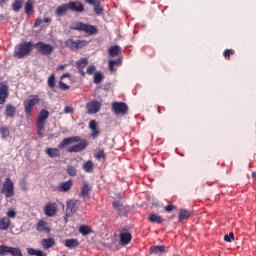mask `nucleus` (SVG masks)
Segmentation results:
<instances>
[{"mask_svg": "<svg viewBox=\"0 0 256 256\" xmlns=\"http://www.w3.org/2000/svg\"><path fill=\"white\" fill-rule=\"evenodd\" d=\"M78 141H81V137L79 136L64 138L58 144V148H47L45 152L51 159H55V157H61L59 149H65V147H69L71 143H78Z\"/></svg>", "mask_w": 256, "mask_h": 256, "instance_id": "1", "label": "nucleus"}, {"mask_svg": "<svg viewBox=\"0 0 256 256\" xmlns=\"http://www.w3.org/2000/svg\"><path fill=\"white\" fill-rule=\"evenodd\" d=\"M33 49V42L29 41H24L14 48V57L16 59H25L27 55L31 53Z\"/></svg>", "mask_w": 256, "mask_h": 256, "instance_id": "2", "label": "nucleus"}, {"mask_svg": "<svg viewBox=\"0 0 256 256\" xmlns=\"http://www.w3.org/2000/svg\"><path fill=\"white\" fill-rule=\"evenodd\" d=\"M70 29H72L73 31H83L84 33H86V35H96L98 31L97 27L83 22L72 23Z\"/></svg>", "mask_w": 256, "mask_h": 256, "instance_id": "3", "label": "nucleus"}, {"mask_svg": "<svg viewBox=\"0 0 256 256\" xmlns=\"http://www.w3.org/2000/svg\"><path fill=\"white\" fill-rule=\"evenodd\" d=\"M39 101H41V98L39 95H31L29 99H26L24 101V111L27 119L33 115V108L35 105H38Z\"/></svg>", "mask_w": 256, "mask_h": 256, "instance_id": "4", "label": "nucleus"}, {"mask_svg": "<svg viewBox=\"0 0 256 256\" xmlns=\"http://www.w3.org/2000/svg\"><path fill=\"white\" fill-rule=\"evenodd\" d=\"M47 119H49V111L42 109L38 114L36 121L37 135H39V137H43V131H45V123H47Z\"/></svg>", "mask_w": 256, "mask_h": 256, "instance_id": "5", "label": "nucleus"}, {"mask_svg": "<svg viewBox=\"0 0 256 256\" xmlns=\"http://www.w3.org/2000/svg\"><path fill=\"white\" fill-rule=\"evenodd\" d=\"M34 49H36L37 53H40V55H51L53 53V45L47 44L45 42H37L35 44H32Z\"/></svg>", "mask_w": 256, "mask_h": 256, "instance_id": "6", "label": "nucleus"}, {"mask_svg": "<svg viewBox=\"0 0 256 256\" xmlns=\"http://www.w3.org/2000/svg\"><path fill=\"white\" fill-rule=\"evenodd\" d=\"M88 41L86 40H73L68 39L65 41V47L70 49V51H77L79 49H83V47H86L88 45Z\"/></svg>", "mask_w": 256, "mask_h": 256, "instance_id": "7", "label": "nucleus"}, {"mask_svg": "<svg viewBox=\"0 0 256 256\" xmlns=\"http://www.w3.org/2000/svg\"><path fill=\"white\" fill-rule=\"evenodd\" d=\"M1 193H3L7 198H11L13 195H15V185L13 184V180H11V178H6L1 189Z\"/></svg>", "mask_w": 256, "mask_h": 256, "instance_id": "8", "label": "nucleus"}, {"mask_svg": "<svg viewBox=\"0 0 256 256\" xmlns=\"http://www.w3.org/2000/svg\"><path fill=\"white\" fill-rule=\"evenodd\" d=\"M112 111L116 115H125L129 111V107L124 102L112 103Z\"/></svg>", "mask_w": 256, "mask_h": 256, "instance_id": "9", "label": "nucleus"}, {"mask_svg": "<svg viewBox=\"0 0 256 256\" xmlns=\"http://www.w3.org/2000/svg\"><path fill=\"white\" fill-rule=\"evenodd\" d=\"M35 230L37 233H41L44 235H49L51 233V228L49 227V223L45 220H39L36 223Z\"/></svg>", "mask_w": 256, "mask_h": 256, "instance_id": "10", "label": "nucleus"}, {"mask_svg": "<svg viewBox=\"0 0 256 256\" xmlns=\"http://www.w3.org/2000/svg\"><path fill=\"white\" fill-rule=\"evenodd\" d=\"M68 8L73 13H85V5L81 1H69Z\"/></svg>", "mask_w": 256, "mask_h": 256, "instance_id": "11", "label": "nucleus"}, {"mask_svg": "<svg viewBox=\"0 0 256 256\" xmlns=\"http://www.w3.org/2000/svg\"><path fill=\"white\" fill-rule=\"evenodd\" d=\"M88 115H95L101 111V104L97 100H92L86 104Z\"/></svg>", "mask_w": 256, "mask_h": 256, "instance_id": "12", "label": "nucleus"}, {"mask_svg": "<svg viewBox=\"0 0 256 256\" xmlns=\"http://www.w3.org/2000/svg\"><path fill=\"white\" fill-rule=\"evenodd\" d=\"M89 143L87 140H82L80 143L70 146L67 149V153H81V151H85Z\"/></svg>", "mask_w": 256, "mask_h": 256, "instance_id": "13", "label": "nucleus"}, {"mask_svg": "<svg viewBox=\"0 0 256 256\" xmlns=\"http://www.w3.org/2000/svg\"><path fill=\"white\" fill-rule=\"evenodd\" d=\"M77 200H68L66 202V217H73L77 213Z\"/></svg>", "mask_w": 256, "mask_h": 256, "instance_id": "14", "label": "nucleus"}, {"mask_svg": "<svg viewBox=\"0 0 256 256\" xmlns=\"http://www.w3.org/2000/svg\"><path fill=\"white\" fill-rule=\"evenodd\" d=\"M112 205H113L115 211H117L118 215H120V217H125V215H127V213H129L127 206L123 205L121 200H115L112 203Z\"/></svg>", "mask_w": 256, "mask_h": 256, "instance_id": "15", "label": "nucleus"}, {"mask_svg": "<svg viewBox=\"0 0 256 256\" xmlns=\"http://www.w3.org/2000/svg\"><path fill=\"white\" fill-rule=\"evenodd\" d=\"M44 213L46 217H53L57 213V204L55 202H48L44 206Z\"/></svg>", "mask_w": 256, "mask_h": 256, "instance_id": "16", "label": "nucleus"}, {"mask_svg": "<svg viewBox=\"0 0 256 256\" xmlns=\"http://www.w3.org/2000/svg\"><path fill=\"white\" fill-rule=\"evenodd\" d=\"M7 99H9V87L7 84H2L0 86V105H5Z\"/></svg>", "mask_w": 256, "mask_h": 256, "instance_id": "17", "label": "nucleus"}, {"mask_svg": "<svg viewBox=\"0 0 256 256\" xmlns=\"http://www.w3.org/2000/svg\"><path fill=\"white\" fill-rule=\"evenodd\" d=\"M72 187H73V180L61 182L58 186V191H60V193H67V191H70Z\"/></svg>", "mask_w": 256, "mask_h": 256, "instance_id": "18", "label": "nucleus"}, {"mask_svg": "<svg viewBox=\"0 0 256 256\" xmlns=\"http://www.w3.org/2000/svg\"><path fill=\"white\" fill-rule=\"evenodd\" d=\"M91 189L92 188H91V185H89V183L83 182L79 196L83 197V199H85L86 197H89V193H91Z\"/></svg>", "mask_w": 256, "mask_h": 256, "instance_id": "19", "label": "nucleus"}, {"mask_svg": "<svg viewBox=\"0 0 256 256\" xmlns=\"http://www.w3.org/2000/svg\"><path fill=\"white\" fill-rule=\"evenodd\" d=\"M131 239H133V235L129 232H121L120 233V244L121 245H129L131 243Z\"/></svg>", "mask_w": 256, "mask_h": 256, "instance_id": "20", "label": "nucleus"}, {"mask_svg": "<svg viewBox=\"0 0 256 256\" xmlns=\"http://www.w3.org/2000/svg\"><path fill=\"white\" fill-rule=\"evenodd\" d=\"M17 113V108L13 106L12 104H7L5 109V115L9 117L10 119H13L15 117V114Z\"/></svg>", "mask_w": 256, "mask_h": 256, "instance_id": "21", "label": "nucleus"}, {"mask_svg": "<svg viewBox=\"0 0 256 256\" xmlns=\"http://www.w3.org/2000/svg\"><path fill=\"white\" fill-rule=\"evenodd\" d=\"M89 129H91V131H92V137H93V139H97V137H99V129H97V121H95V120H91L90 122H89Z\"/></svg>", "mask_w": 256, "mask_h": 256, "instance_id": "22", "label": "nucleus"}, {"mask_svg": "<svg viewBox=\"0 0 256 256\" xmlns=\"http://www.w3.org/2000/svg\"><path fill=\"white\" fill-rule=\"evenodd\" d=\"M11 227V219L8 217L0 218V231H7Z\"/></svg>", "mask_w": 256, "mask_h": 256, "instance_id": "23", "label": "nucleus"}, {"mask_svg": "<svg viewBox=\"0 0 256 256\" xmlns=\"http://www.w3.org/2000/svg\"><path fill=\"white\" fill-rule=\"evenodd\" d=\"M67 11H69V4L68 3L62 4L61 6L57 7L56 15L58 17H63V15L67 13Z\"/></svg>", "mask_w": 256, "mask_h": 256, "instance_id": "24", "label": "nucleus"}, {"mask_svg": "<svg viewBox=\"0 0 256 256\" xmlns=\"http://www.w3.org/2000/svg\"><path fill=\"white\" fill-rule=\"evenodd\" d=\"M148 221H150V223H157V225H161V223H163V217H161V215L152 213L148 216Z\"/></svg>", "mask_w": 256, "mask_h": 256, "instance_id": "25", "label": "nucleus"}, {"mask_svg": "<svg viewBox=\"0 0 256 256\" xmlns=\"http://www.w3.org/2000/svg\"><path fill=\"white\" fill-rule=\"evenodd\" d=\"M41 245L43 249H51L55 245V240L53 238L42 239Z\"/></svg>", "mask_w": 256, "mask_h": 256, "instance_id": "26", "label": "nucleus"}, {"mask_svg": "<svg viewBox=\"0 0 256 256\" xmlns=\"http://www.w3.org/2000/svg\"><path fill=\"white\" fill-rule=\"evenodd\" d=\"M65 247H68V249H75V247H79V240L77 239H66L64 241Z\"/></svg>", "mask_w": 256, "mask_h": 256, "instance_id": "27", "label": "nucleus"}, {"mask_svg": "<svg viewBox=\"0 0 256 256\" xmlns=\"http://www.w3.org/2000/svg\"><path fill=\"white\" fill-rule=\"evenodd\" d=\"M119 65H121V58H118L116 60H110L108 62V67L111 71V73H115V71H117V69L115 68L116 67H119Z\"/></svg>", "mask_w": 256, "mask_h": 256, "instance_id": "28", "label": "nucleus"}, {"mask_svg": "<svg viewBox=\"0 0 256 256\" xmlns=\"http://www.w3.org/2000/svg\"><path fill=\"white\" fill-rule=\"evenodd\" d=\"M83 170L86 173H93L95 171V164H93V161L88 160L83 164Z\"/></svg>", "mask_w": 256, "mask_h": 256, "instance_id": "29", "label": "nucleus"}, {"mask_svg": "<svg viewBox=\"0 0 256 256\" xmlns=\"http://www.w3.org/2000/svg\"><path fill=\"white\" fill-rule=\"evenodd\" d=\"M191 217V212L189 210L181 209L178 214V219L180 222L185 221Z\"/></svg>", "mask_w": 256, "mask_h": 256, "instance_id": "30", "label": "nucleus"}, {"mask_svg": "<svg viewBox=\"0 0 256 256\" xmlns=\"http://www.w3.org/2000/svg\"><path fill=\"white\" fill-rule=\"evenodd\" d=\"M108 53H109L110 57H117V55H119V53H121V47L119 45L111 46L108 49Z\"/></svg>", "mask_w": 256, "mask_h": 256, "instance_id": "31", "label": "nucleus"}, {"mask_svg": "<svg viewBox=\"0 0 256 256\" xmlns=\"http://www.w3.org/2000/svg\"><path fill=\"white\" fill-rule=\"evenodd\" d=\"M88 64H89V59L83 57L76 61V68L77 69H85Z\"/></svg>", "mask_w": 256, "mask_h": 256, "instance_id": "32", "label": "nucleus"}, {"mask_svg": "<svg viewBox=\"0 0 256 256\" xmlns=\"http://www.w3.org/2000/svg\"><path fill=\"white\" fill-rule=\"evenodd\" d=\"M150 253L154 255H159V253H165V246L163 245L152 246L150 248Z\"/></svg>", "mask_w": 256, "mask_h": 256, "instance_id": "33", "label": "nucleus"}, {"mask_svg": "<svg viewBox=\"0 0 256 256\" xmlns=\"http://www.w3.org/2000/svg\"><path fill=\"white\" fill-rule=\"evenodd\" d=\"M91 5H93V7H94V13H96V15H102L103 14V7L101 6V1L96 0Z\"/></svg>", "mask_w": 256, "mask_h": 256, "instance_id": "34", "label": "nucleus"}, {"mask_svg": "<svg viewBox=\"0 0 256 256\" xmlns=\"http://www.w3.org/2000/svg\"><path fill=\"white\" fill-rule=\"evenodd\" d=\"M34 1L33 0H27L26 4H25V13L26 15H31V13H33V5H34Z\"/></svg>", "mask_w": 256, "mask_h": 256, "instance_id": "35", "label": "nucleus"}, {"mask_svg": "<svg viewBox=\"0 0 256 256\" xmlns=\"http://www.w3.org/2000/svg\"><path fill=\"white\" fill-rule=\"evenodd\" d=\"M22 7H23V0H15L14 3H12V9L13 11H15V13H19Z\"/></svg>", "mask_w": 256, "mask_h": 256, "instance_id": "36", "label": "nucleus"}, {"mask_svg": "<svg viewBox=\"0 0 256 256\" xmlns=\"http://www.w3.org/2000/svg\"><path fill=\"white\" fill-rule=\"evenodd\" d=\"M79 233H81V235L85 237L91 233V227L87 225H82L79 227Z\"/></svg>", "mask_w": 256, "mask_h": 256, "instance_id": "37", "label": "nucleus"}, {"mask_svg": "<svg viewBox=\"0 0 256 256\" xmlns=\"http://www.w3.org/2000/svg\"><path fill=\"white\" fill-rule=\"evenodd\" d=\"M0 135H1L2 139H7L10 135L9 127L8 126L1 127L0 128Z\"/></svg>", "mask_w": 256, "mask_h": 256, "instance_id": "38", "label": "nucleus"}, {"mask_svg": "<svg viewBox=\"0 0 256 256\" xmlns=\"http://www.w3.org/2000/svg\"><path fill=\"white\" fill-rule=\"evenodd\" d=\"M66 173H68L70 177H75V175H77V168H75L73 165H68L66 168Z\"/></svg>", "mask_w": 256, "mask_h": 256, "instance_id": "39", "label": "nucleus"}, {"mask_svg": "<svg viewBox=\"0 0 256 256\" xmlns=\"http://www.w3.org/2000/svg\"><path fill=\"white\" fill-rule=\"evenodd\" d=\"M103 81V74L101 72H96L94 74V83L95 85H99Z\"/></svg>", "mask_w": 256, "mask_h": 256, "instance_id": "40", "label": "nucleus"}, {"mask_svg": "<svg viewBox=\"0 0 256 256\" xmlns=\"http://www.w3.org/2000/svg\"><path fill=\"white\" fill-rule=\"evenodd\" d=\"M6 215L8 219H15V217H17V212L15 211V208H9Z\"/></svg>", "mask_w": 256, "mask_h": 256, "instance_id": "41", "label": "nucleus"}, {"mask_svg": "<svg viewBox=\"0 0 256 256\" xmlns=\"http://www.w3.org/2000/svg\"><path fill=\"white\" fill-rule=\"evenodd\" d=\"M10 255L23 256V252H21V249H19V248L11 247L10 248Z\"/></svg>", "mask_w": 256, "mask_h": 256, "instance_id": "42", "label": "nucleus"}, {"mask_svg": "<svg viewBox=\"0 0 256 256\" xmlns=\"http://www.w3.org/2000/svg\"><path fill=\"white\" fill-rule=\"evenodd\" d=\"M7 253H11V247L1 245L0 246V255H7Z\"/></svg>", "mask_w": 256, "mask_h": 256, "instance_id": "43", "label": "nucleus"}, {"mask_svg": "<svg viewBox=\"0 0 256 256\" xmlns=\"http://www.w3.org/2000/svg\"><path fill=\"white\" fill-rule=\"evenodd\" d=\"M48 87L53 89L55 87V74H51L48 78Z\"/></svg>", "mask_w": 256, "mask_h": 256, "instance_id": "44", "label": "nucleus"}, {"mask_svg": "<svg viewBox=\"0 0 256 256\" xmlns=\"http://www.w3.org/2000/svg\"><path fill=\"white\" fill-rule=\"evenodd\" d=\"M235 240V234H233V232H230L229 235H225L224 236V241H226V243H231V241Z\"/></svg>", "mask_w": 256, "mask_h": 256, "instance_id": "45", "label": "nucleus"}, {"mask_svg": "<svg viewBox=\"0 0 256 256\" xmlns=\"http://www.w3.org/2000/svg\"><path fill=\"white\" fill-rule=\"evenodd\" d=\"M95 158L98 159V160L105 159V151L104 150H99L95 154Z\"/></svg>", "mask_w": 256, "mask_h": 256, "instance_id": "46", "label": "nucleus"}, {"mask_svg": "<svg viewBox=\"0 0 256 256\" xmlns=\"http://www.w3.org/2000/svg\"><path fill=\"white\" fill-rule=\"evenodd\" d=\"M96 70H97V68L94 65H89L87 67L86 73H87V75H93V72Z\"/></svg>", "mask_w": 256, "mask_h": 256, "instance_id": "47", "label": "nucleus"}, {"mask_svg": "<svg viewBox=\"0 0 256 256\" xmlns=\"http://www.w3.org/2000/svg\"><path fill=\"white\" fill-rule=\"evenodd\" d=\"M58 87H59V89H62V91H67V89L70 88V86L65 84L63 81H60L58 83Z\"/></svg>", "mask_w": 256, "mask_h": 256, "instance_id": "48", "label": "nucleus"}, {"mask_svg": "<svg viewBox=\"0 0 256 256\" xmlns=\"http://www.w3.org/2000/svg\"><path fill=\"white\" fill-rule=\"evenodd\" d=\"M64 113H65V114L75 113V109H73V107H71V106H66V107L64 108Z\"/></svg>", "mask_w": 256, "mask_h": 256, "instance_id": "49", "label": "nucleus"}, {"mask_svg": "<svg viewBox=\"0 0 256 256\" xmlns=\"http://www.w3.org/2000/svg\"><path fill=\"white\" fill-rule=\"evenodd\" d=\"M173 209H175V206L173 204H168L164 210L167 212V213H171V211H173Z\"/></svg>", "mask_w": 256, "mask_h": 256, "instance_id": "50", "label": "nucleus"}, {"mask_svg": "<svg viewBox=\"0 0 256 256\" xmlns=\"http://www.w3.org/2000/svg\"><path fill=\"white\" fill-rule=\"evenodd\" d=\"M233 50H225L224 51V57L225 59H229V57H231V55H233Z\"/></svg>", "mask_w": 256, "mask_h": 256, "instance_id": "51", "label": "nucleus"}, {"mask_svg": "<svg viewBox=\"0 0 256 256\" xmlns=\"http://www.w3.org/2000/svg\"><path fill=\"white\" fill-rule=\"evenodd\" d=\"M27 251L28 255H37L38 250H35L34 248H28Z\"/></svg>", "mask_w": 256, "mask_h": 256, "instance_id": "52", "label": "nucleus"}, {"mask_svg": "<svg viewBox=\"0 0 256 256\" xmlns=\"http://www.w3.org/2000/svg\"><path fill=\"white\" fill-rule=\"evenodd\" d=\"M41 23H43V19L37 18L34 22V27H39V25H41Z\"/></svg>", "mask_w": 256, "mask_h": 256, "instance_id": "53", "label": "nucleus"}, {"mask_svg": "<svg viewBox=\"0 0 256 256\" xmlns=\"http://www.w3.org/2000/svg\"><path fill=\"white\" fill-rule=\"evenodd\" d=\"M65 67H67V64L58 65L56 69H57V71H63V69H65Z\"/></svg>", "mask_w": 256, "mask_h": 256, "instance_id": "54", "label": "nucleus"}, {"mask_svg": "<svg viewBox=\"0 0 256 256\" xmlns=\"http://www.w3.org/2000/svg\"><path fill=\"white\" fill-rule=\"evenodd\" d=\"M36 256H47V254H45V252H43L41 250H37Z\"/></svg>", "mask_w": 256, "mask_h": 256, "instance_id": "55", "label": "nucleus"}, {"mask_svg": "<svg viewBox=\"0 0 256 256\" xmlns=\"http://www.w3.org/2000/svg\"><path fill=\"white\" fill-rule=\"evenodd\" d=\"M78 69V71H79V73H80V75H82V77H85V68H77Z\"/></svg>", "mask_w": 256, "mask_h": 256, "instance_id": "56", "label": "nucleus"}, {"mask_svg": "<svg viewBox=\"0 0 256 256\" xmlns=\"http://www.w3.org/2000/svg\"><path fill=\"white\" fill-rule=\"evenodd\" d=\"M69 77H71V74H69V73H64V74L61 76V79H67V78H69Z\"/></svg>", "mask_w": 256, "mask_h": 256, "instance_id": "57", "label": "nucleus"}, {"mask_svg": "<svg viewBox=\"0 0 256 256\" xmlns=\"http://www.w3.org/2000/svg\"><path fill=\"white\" fill-rule=\"evenodd\" d=\"M88 5H91L92 3H95L96 0H84Z\"/></svg>", "mask_w": 256, "mask_h": 256, "instance_id": "58", "label": "nucleus"}, {"mask_svg": "<svg viewBox=\"0 0 256 256\" xmlns=\"http://www.w3.org/2000/svg\"><path fill=\"white\" fill-rule=\"evenodd\" d=\"M44 23H51V18L49 17L44 18Z\"/></svg>", "mask_w": 256, "mask_h": 256, "instance_id": "59", "label": "nucleus"}, {"mask_svg": "<svg viewBox=\"0 0 256 256\" xmlns=\"http://www.w3.org/2000/svg\"><path fill=\"white\" fill-rule=\"evenodd\" d=\"M7 1H9V0H0V5H5V3H7Z\"/></svg>", "mask_w": 256, "mask_h": 256, "instance_id": "60", "label": "nucleus"}, {"mask_svg": "<svg viewBox=\"0 0 256 256\" xmlns=\"http://www.w3.org/2000/svg\"><path fill=\"white\" fill-rule=\"evenodd\" d=\"M161 111H165V108H164V107H162V108L159 107V108H158V113L161 114Z\"/></svg>", "mask_w": 256, "mask_h": 256, "instance_id": "61", "label": "nucleus"}, {"mask_svg": "<svg viewBox=\"0 0 256 256\" xmlns=\"http://www.w3.org/2000/svg\"><path fill=\"white\" fill-rule=\"evenodd\" d=\"M252 178L255 179L256 178V172L252 173Z\"/></svg>", "mask_w": 256, "mask_h": 256, "instance_id": "62", "label": "nucleus"}]
</instances>
